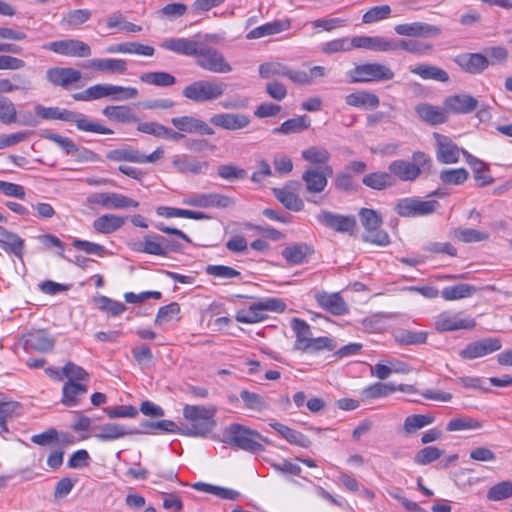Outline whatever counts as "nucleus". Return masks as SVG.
Instances as JSON below:
<instances>
[{
    "label": "nucleus",
    "mask_w": 512,
    "mask_h": 512,
    "mask_svg": "<svg viewBox=\"0 0 512 512\" xmlns=\"http://www.w3.org/2000/svg\"><path fill=\"white\" fill-rule=\"evenodd\" d=\"M34 109L36 115L42 119L62 120L65 122L75 123L77 128L84 132L105 135L113 134L112 129L88 119L84 114L79 112L61 109L59 107H45L41 104L35 105Z\"/></svg>",
    "instance_id": "1"
},
{
    "label": "nucleus",
    "mask_w": 512,
    "mask_h": 512,
    "mask_svg": "<svg viewBox=\"0 0 512 512\" xmlns=\"http://www.w3.org/2000/svg\"><path fill=\"white\" fill-rule=\"evenodd\" d=\"M216 409L202 405H185L183 416L189 425L181 433L192 437H205L216 427Z\"/></svg>",
    "instance_id": "2"
},
{
    "label": "nucleus",
    "mask_w": 512,
    "mask_h": 512,
    "mask_svg": "<svg viewBox=\"0 0 512 512\" xmlns=\"http://www.w3.org/2000/svg\"><path fill=\"white\" fill-rule=\"evenodd\" d=\"M257 439H262L257 431L238 423L230 424L223 431L224 443L252 453L264 451Z\"/></svg>",
    "instance_id": "3"
},
{
    "label": "nucleus",
    "mask_w": 512,
    "mask_h": 512,
    "mask_svg": "<svg viewBox=\"0 0 512 512\" xmlns=\"http://www.w3.org/2000/svg\"><path fill=\"white\" fill-rule=\"evenodd\" d=\"M359 218L365 232L362 234L364 242L377 245L387 246L390 244L388 233L381 229L382 216L375 210L369 208H361Z\"/></svg>",
    "instance_id": "4"
},
{
    "label": "nucleus",
    "mask_w": 512,
    "mask_h": 512,
    "mask_svg": "<svg viewBox=\"0 0 512 512\" xmlns=\"http://www.w3.org/2000/svg\"><path fill=\"white\" fill-rule=\"evenodd\" d=\"M227 88L221 80H197L187 85L182 94L195 103L211 102L220 98Z\"/></svg>",
    "instance_id": "5"
},
{
    "label": "nucleus",
    "mask_w": 512,
    "mask_h": 512,
    "mask_svg": "<svg viewBox=\"0 0 512 512\" xmlns=\"http://www.w3.org/2000/svg\"><path fill=\"white\" fill-rule=\"evenodd\" d=\"M394 76L389 66L378 62L359 64L347 72L350 83L390 81Z\"/></svg>",
    "instance_id": "6"
},
{
    "label": "nucleus",
    "mask_w": 512,
    "mask_h": 512,
    "mask_svg": "<svg viewBox=\"0 0 512 512\" xmlns=\"http://www.w3.org/2000/svg\"><path fill=\"white\" fill-rule=\"evenodd\" d=\"M194 58L195 64L205 71L226 74L233 70L222 52L204 42L200 43Z\"/></svg>",
    "instance_id": "7"
},
{
    "label": "nucleus",
    "mask_w": 512,
    "mask_h": 512,
    "mask_svg": "<svg viewBox=\"0 0 512 512\" xmlns=\"http://www.w3.org/2000/svg\"><path fill=\"white\" fill-rule=\"evenodd\" d=\"M439 202L436 200H421L417 197H408L398 200L395 211L401 217L427 216L436 211Z\"/></svg>",
    "instance_id": "8"
},
{
    "label": "nucleus",
    "mask_w": 512,
    "mask_h": 512,
    "mask_svg": "<svg viewBox=\"0 0 512 512\" xmlns=\"http://www.w3.org/2000/svg\"><path fill=\"white\" fill-rule=\"evenodd\" d=\"M434 326L439 332H449L472 329L476 326V321L464 312L444 311L435 317Z\"/></svg>",
    "instance_id": "9"
},
{
    "label": "nucleus",
    "mask_w": 512,
    "mask_h": 512,
    "mask_svg": "<svg viewBox=\"0 0 512 512\" xmlns=\"http://www.w3.org/2000/svg\"><path fill=\"white\" fill-rule=\"evenodd\" d=\"M42 48L66 57L86 58L92 54L91 47L79 39L53 41L44 44Z\"/></svg>",
    "instance_id": "10"
},
{
    "label": "nucleus",
    "mask_w": 512,
    "mask_h": 512,
    "mask_svg": "<svg viewBox=\"0 0 512 512\" xmlns=\"http://www.w3.org/2000/svg\"><path fill=\"white\" fill-rule=\"evenodd\" d=\"M87 202L91 205H99L107 209H126L137 208L139 202L123 194L114 192H96L87 197Z\"/></svg>",
    "instance_id": "11"
},
{
    "label": "nucleus",
    "mask_w": 512,
    "mask_h": 512,
    "mask_svg": "<svg viewBox=\"0 0 512 512\" xmlns=\"http://www.w3.org/2000/svg\"><path fill=\"white\" fill-rule=\"evenodd\" d=\"M502 343L498 338H483L474 342H470L459 352L462 359L473 360L499 351Z\"/></svg>",
    "instance_id": "12"
},
{
    "label": "nucleus",
    "mask_w": 512,
    "mask_h": 512,
    "mask_svg": "<svg viewBox=\"0 0 512 512\" xmlns=\"http://www.w3.org/2000/svg\"><path fill=\"white\" fill-rule=\"evenodd\" d=\"M333 174L329 165L321 168L309 167L302 174V180L308 193L318 194L325 190L328 184V177Z\"/></svg>",
    "instance_id": "13"
},
{
    "label": "nucleus",
    "mask_w": 512,
    "mask_h": 512,
    "mask_svg": "<svg viewBox=\"0 0 512 512\" xmlns=\"http://www.w3.org/2000/svg\"><path fill=\"white\" fill-rule=\"evenodd\" d=\"M433 136L436 141L437 160L443 164L457 163L464 149H460L448 136L439 133H434Z\"/></svg>",
    "instance_id": "14"
},
{
    "label": "nucleus",
    "mask_w": 512,
    "mask_h": 512,
    "mask_svg": "<svg viewBox=\"0 0 512 512\" xmlns=\"http://www.w3.org/2000/svg\"><path fill=\"white\" fill-rule=\"evenodd\" d=\"M394 31L406 37H437L442 32L440 27L425 22L398 24L394 27Z\"/></svg>",
    "instance_id": "15"
},
{
    "label": "nucleus",
    "mask_w": 512,
    "mask_h": 512,
    "mask_svg": "<svg viewBox=\"0 0 512 512\" xmlns=\"http://www.w3.org/2000/svg\"><path fill=\"white\" fill-rule=\"evenodd\" d=\"M317 220L326 227L337 232H351L356 227L354 216H344L323 210L317 215Z\"/></svg>",
    "instance_id": "16"
},
{
    "label": "nucleus",
    "mask_w": 512,
    "mask_h": 512,
    "mask_svg": "<svg viewBox=\"0 0 512 512\" xmlns=\"http://www.w3.org/2000/svg\"><path fill=\"white\" fill-rule=\"evenodd\" d=\"M355 48H363L378 52L395 51V40L381 36H356L353 37Z\"/></svg>",
    "instance_id": "17"
},
{
    "label": "nucleus",
    "mask_w": 512,
    "mask_h": 512,
    "mask_svg": "<svg viewBox=\"0 0 512 512\" xmlns=\"http://www.w3.org/2000/svg\"><path fill=\"white\" fill-rule=\"evenodd\" d=\"M210 122L225 130H240L250 124V117L245 114L218 113L210 118Z\"/></svg>",
    "instance_id": "18"
},
{
    "label": "nucleus",
    "mask_w": 512,
    "mask_h": 512,
    "mask_svg": "<svg viewBox=\"0 0 512 512\" xmlns=\"http://www.w3.org/2000/svg\"><path fill=\"white\" fill-rule=\"evenodd\" d=\"M81 72L71 67H54L46 72L47 80L55 86L67 88L81 79Z\"/></svg>",
    "instance_id": "19"
},
{
    "label": "nucleus",
    "mask_w": 512,
    "mask_h": 512,
    "mask_svg": "<svg viewBox=\"0 0 512 512\" xmlns=\"http://www.w3.org/2000/svg\"><path fill=\"white\" fill-rule=\"evenodd\" d=\"M190 205L201 208H228L235 204L233 198L220 193H204L193 197Z\"/></svg>",
    "instance_id": "20"
},
{
    "label": "nucleus",
    "mask_w": 512,
    "mask_h": 512,
    "mask_svg": "<svg viewBox=\"0 0 512 512\" xmlns=\"http://www.w3.org/2000/svg\"><path fill=\"white\" fill-rule=\"evenodd\" d=\"M454 61L462 70L471 74H479L489 66V59L481 53H463Z\"/></svg>",
    "instance_id": "21"
},
{
    "label": "nucleus",
    "mask_w": 512,
    "mask_h": 512,
    "mask_svg": "<svg viewBox=\"0 0 512 512\" xmlns=\"http://www.w3.org/2000/svg\"><path fill=\"white\" fill-rule=\"evenodd\" d=\"M24 345L26 349L45 353L53 349L55 341L47 331L39 329L24 335Z\"/></svg>",
    "instance_id": "22"
},
{
    "label": "nucleus",
    "mask_w": 512,
    "mask_h": 512,
    "mask_svg": "<svg viewBox=\"0 0 512 512\" xmlns=\"http://www.w3.org/2000/svg\"><path fill=\"white\" fill-rule=\"evenodd\" d=\"M171 123L179 131L202 135L214 134V130L206 122L192 116L175 117L171 119Z\"/></svg>",
    "instance_id": "23"
},
{
    "label": "nucleus",
    "mask_w": 512,
    "mask_h": 512,
    "mask_svg": "<svg viewBox=\"0 0 512 512\" xmlns=\"http://www.w3.org/2000/svg\"><path fill=\"white\" fill-rule=\"evenodd\" d=\"M445 109L455 114H467L477 108L478 100L468 94L449 96L444 101Z\"/></svg>",
    "instance_id": "24"
},
{
    "label": "nucleus",
    "mask_w": 512,
    "mask_h": 512,
    "mask_svg": "<svg viewBox=\"0 0 512 512\" xmlns=\"http://www.w3.org/2000/svg\"><path fill=\"white\" fill-rule=\"evenodd\" d=\"M201 41L191 38H169L162 42L161 47L188 57H194Z\"/></svg>",
    "instance_id": "25"
},
{
    "label": "nucleus",
    "mask_w": 512,
    "mask_h": 512,
    "mask_svg": "<svg viewBox=\"0 0 512 512\" xmlns=\"http://www.w3.org/2000/svg\"><path fill=\"white\" fill-rule=\"evenodd\" d=\"M84 67L103 73L124 74L127 71V62L124 59L96 58L89 60Z\"/></svg>",
    "instance_id": "26"
},
{
    "label": "nucleus",
    "mask_w": 512,
    "mask_h": 512,
    "mask_svg": "<svg viewBox=\"0 0 512 512\" xmlns=\"http://www.w3.org/2000/svg\"><path fill=\"white\" fill-rule=\"evenodd\" d=\"M389 174L403 182H413L420 175L421 170L406 160H394L388 166Z\"/></svg>",
    "instance_id": "27"
},
{
    "label": "nucleus",
    "mask_w": 512,
    "mask_h": 512,
    "mask_svg": "<svg viewBox=\"0 0 512 512\" xmlns=\"http://www.w3.org/2000/svg\"><path fill=\"white\" fill-rule=\"evenodd\" d=\"M463 156L470 165L475 181L479 187H485L494 183V178L489 174V167L486 163L463 150Z\"/></svg>",
    "instance_id": "28"
},
{
    "label": "nucleus",
    "mask_w": 512,
    "mask_h": 512,
    "mask_svg": "<svg viewBox=\"0 0 512 512\" xmlns=\"http://www.w3.org/2000/svg\"><path fill=\"white\" fill-rule=\"evenodd\" d=\"M138 433L139 431L137 429L128 428L119 423H106L100 426L99 432L95 434V437L99 441L109 442Z\"/></svg>",
    "instance_id": "29"
},
{
    "label": "nucleus",
    "mask_w": 512,
    "mask_h": 512,
    "mask_svg": "<svg viewBox=\"0 0 512 512\" xmlns=\"http://www.w3.org/2000/svg\"><path fill=\"white\" fill-rule=\"evenodd\" d=\"M317 303L326 311L333 315H344L347 311V305L339 293L319 292L315 295Z\"/></svg>",
    "instance_id": "30"
},
{
    "label": "nucleus",
    "mask_w": 512,
    "mask_h": 512,
    "mask_svg": "<svg viewBox=\"0 0 512 512\" xmlns=\"http://www.w3.org/2000/svg\"><path fill=\"white\" fill-rule=\"evenodd\" d=\"M345 103L361 109H376L380 104L379 97L369 91L361 90L345 96Z\"/></svg>",
    "instance_id": "31"
},
{
    "label": "nucleus",
    "mask_w": 512,
    "mask_h": 512,
    "mask_svg": "<svg viewBox=\"0 0 512 512\" xmlns=\"http://www.w3.org/2000/svg\"><path fill=\"white\" fill-rule=\"evenodd\" d=\"M418 116L431 125H439L447 121V110L431 104H419L415 108Z\"/></svg>",
    "instance_id": "32"
},
{
    "label": "nucleus",
    "mask_w": 512,
    "mask_h": 512,
    "mask_svg": "<svg viewBox=\"0 0 512 512\" xmlns=\"http://www.w3.org/2000/svg\"><path fill=\"white\" fill-rule=\"evenodd\" d=\"M311 126V119L307 115L297 116L284 121L279 127L272 130L273 134H298L307 130Z\"/></svg>",
    "instance_id": "33"
},
{
    "label": "nucleus",
    "mask_w": 512,
    "mask_h": 512,
    "mask_svg": "<svg viewBox=\"0 0 512 512\" xmlns=\"http://www.w3.org/2000/svg\"><path fill=\"white\" fill-rule=\"evenodd\" d=\"M102 113L109 120L118 122V123L129 124V123H135L138 121L136 114L133 112V110L129 106H124V105L106 106L102 110Z\"/></svg>",
    "instance_id": "34"
},
{
    "label": "nucleus",
    "mask_w": 512,
    "mask_h": 512,
    "mask_svg": "<svg viewBox=\"0 0 512 512\" xmlns=\"http://www.w3.org/2000/svg\"><path fill=\"white\" fill-rule=\"evenodd\" d=\"M125 222V217L115 214H105L94 220L93 228L98 233L111 234L122 228Z\"/></svg>",
    "instance_id": "35"
},
{
    "label": "nucleus",
    "mask_w": 512,
    "mask_h": 512,
    "mask_svg": "<svg viewBox=\"0 0 512 512\" xmlns=\"http://www.w3.org/2000/svg\"><path fill=\"white\" fill-rule=\"evenodd\" d=\"M270 426L292 445L308 448L311 444L309 438L303 433L284 424L275 422L271 423Z\"/></svg>",
    "instance_id": "36"
},
{
    "label": "nucleus",
    "mask_w": 512,
    "mask_h": 512,
    "mask_svg": "<svg viewBox=\"0 0 512 512\" xmlns=\"http://www.w3.org/2000/svg\"><path fill=\"white\" fill-rule=\"evenodd\" d=\"M290 325L296 336L294 349L303 352L306 347L305 345L312 338L311 328L306 321L300 318H292Z\"/></svg>",
    "instance_id": "37"
},
{
    "label": "nucleus",
    "mask_w": 512,
    "mask_h": 512,
    "mask_svg": "<svg viewBox=\"0 0 512 512\" xmlns=\"http://www.w3.org/2000/svg\"><path fill=\"white\" fill-rule=\"evenodd\" d=\"M290 28V21H273L269 23H265L261 26H258L246 35L247 39H259L265 36L278 34Z\"/></svg>",
    "instance_id": "38"
},
{
    "label": "nucleus",
    "mask_w": 512,
    "mask_h": 512,
    "mask_svg": "<svg viewBox=\"0 0 512 512\" xmlns=\"http://www.w3.org/2000/svg\"><path fill=\"white\" fill-rule=\"evenodd\" d=\"M311 253L307 244L299 243L284 248L281 255L289 265H299L304 263Z\"/></svg>",
    "instance_id": "39"
},
{
    "label": "nucleus",
    "mask_w": 512,
    "mask_h": 512,
    "mask_svg": "<svg viewBox=\"0 0 512 512\" xmlns=\"http://www.w3.org/2000/svg\"><path fill=\"white\" fill-rule=\"evenodd\" d=\"M87 393V386L81 383L68 381L62 389V403L73 407L79 404L80 398Z\"/></svg>",
    "instance_id": "40"
},
{
    "label": "nucleus",
    "mask_w": 512,
    "mask_h": 512,
    "mask_svg": "<svg viewBox=\"0 0 512 512\" xmlns=\"http://www.w3.org/2000/svg\"><path fill=\"white\" fill-rule=\"evenodd\" d=\"M172 164L180 173H191L195 175L202 173L209 166L207 161L193 160L185 155L175 157Z\"/></svg>",
    "instance_id": "41"
},
{
    "label": "nucleus",
    "mask_w": 512,
    "mask_h": 512,
    "mask_svg": "<svg viewBox=\"0 0 512 512\" xmlns=\"http://www.w3.org/2000/svg\"><path fill=\"white\" fill-rule=\"evenodd\" d=\"M111 84H95L88 87L82 92H78L72 95L76 101H93L103 98H110Z\"/></svg>",
    "instance_id": "42"
},
{
    "label": "nucleus",
    "mask_w": 512,
    "mask_h": 512,
    "mask_svg": "<svg viewBox=\"0 0 512 512\" xmlns=\"http://www.w3.org/2000/svg\"><path fill=\"white\" fill-rule=\"evenodd\" d=\"M410 71L424 80H435L438 82H447L449 80L448 73L442 68L434 65L420 64L412 68Z\"/></svg>",
    "instance_id": "43"
},
{
    "label": "nucleus",
    "mask_w": 512,
    "mask_h": 512,
    "mask_svg": "<svg viewBox=\"0 0 512 512\" xmlns=\"http://www.w3.org/2000/svg\"><path fill=\"white\" fill-rule=\"evenodd\" d=\"M156 213H157V215H159L161 217H165V218L180 217V218H187V219H194V220H203V219L209 218V216H207L203 212L168 207V206L157 207Z\"/></svg>",
    "instance_id": "44"
},
{
    "label": "nucleus",
    "mask_w": 512,
    "mask_h": 512,
    "mask_svg": "<svg viewBox=\"0 0 512 512\" xmlns=\"http://www.w3.org/2000/svg\"><path fill=\"white\" fill-rule=\"evenodd\" d=\"M135 250L150 255L166 257V252L162 250L160 244V235L151 233L143 237V240L136 244Z\"/></svg>",
    "instance_id": "45"
},
{
    "label": "nucleus",
    "mask_w": 512,
    "mask_h": 512,
    "mask_svg": "<svg viewBox=\"0 0 512 512\" xmlns=\"http://www.w3.org/2000/svg\"><path fill=\"white\" fill-rule=\"evenodd\" d=\"M435 418L431 415L413 414L405 418L403 432L405 436L415 434L418 430L432 424Z\"/></svg>",
    "instance_id": "46"
},
{
    "label": "nucleus",
    "mask_w": 512,
    "mask_h": 512,
    "mask_svg": "<svg viewBox=\"0 0 512 512\" xmlns=\"http://www.w3.org/2000/svg\"><path fill=\"white\" fill-rule=\"evenodd\" d=\"M362 182L374 190H383L395 184V179L389 172H373L363 177Z\"/></svg>",
    "instance_id": "47"
},
{
    "label": "nucleus",
    "mask_w": 512,
    "mask_h": 512,
    "mask_svg": "<svg viewBox=\"0 0 512 512\" xmlns=\"http://www.w3.org/2000/svg\"><path fill=\"white\" fill-rule=\"evenodd\" d=\"M476 292V287L466 283L444 287L441 296L447 301L468 298Z\"/></svg>",
    "instance_id": "48"
},
{
    "label": "nucleus",
    "mask_w": 512,
    "mask_h": 512,
    "mask_svg": "<svg viewBox=\"0 0 512 512\" xmlns=\"http://www.w3.org/2000/svg\"><path fill=\"white\" fill-rule=\"evenodd\" d=\"M139 79L145 84L158 87H169L176 83V78L172 74L163 71L145 72L140 75Z\"/></svg>",
    "instance_id": "49"
},
{
    "label": "nucleus",
    "mask_w": 512,
    "mask_h": 512,
    "mask_svg": "<svg viewBox=\"0 0 512 512\" xmlns=\"http://www.w3.org/2000/svg\"><path fill=\"white\" fill-rule=\"evenodd\" d=\"M274 195L285 208L292 211H301L304 208L303 200L294 192L287 189H274Z\"/></svg>",
    "instance_id": "50"
},
{
    "label": "nucleus",
    "mask_w": 512,
    "mask_h": 512,
    "mask_svg": "<svg viewBox=\"0 0 512 512\" xmlns=\"http://www.w3.org/2000/svg\"><path fill=\"white\" fill-rule=\"evenodd\" d=\"M266 318L267 315L263 314L259 302L250 305L247 309L238 310L235 316L236 321L247 324L257 323Z\"/></svg>",
    "instance_id": "51"
},
{
    "label": "nucleus",
    "mask_w": 512,
    "mask_h": 512,
    "mask_svg": "<svg viewBox=\"0 0 512 512\" xmlns=\"http://www.w3.org/2000/svg\"><path fill=\"white\" fill-rule=\"evenodd\" d=\"M395 392V384L376 382L362 391V400H371L386 397Z\"/></svg>",
    "instance_id": "52"
},
{
    "label": "nucleus",
    "mask_w": 512,
    "mask_h": 512,
    "mask_svg": "<svg viewBox=\"0 0 512 512\" xmlns=\"http://www.w3.org/2000/svg\"><path fill=\"white\" fill-rule=\"evenodd\" d=\"M395 51L398 49L405 50L412 54L424 55L433 50L431 43L419 41V40H395Z\"/></svg>",
    "instance_id": "53"
},
{
    "label": "nucleus",
    "mask_w": 512,
    "mask_h": 512,
    "mask_svg": "<svg viewBox=\"0 0 512 512\" xmlns=\"http://www.w3.org/2000/svg\"><path fill=\"white\" fill-rule=\"evenodd\" d=\"M427 336L424 331L402 329L395 333V340L403 345H420L426 343Z\"/></svg>",
    "instance_id": "54"
},
{
    "label": "nucleus",
    "mask_w": 512,
    "mask_h": 512,
    "mask_svg": "<svg viewBox=\"0 0 512 512\" xmlns=\"http://www.w3.org/2000/svg\"><path fill=\"white\" fill-rule=\"evenodd\" d=\"M138 151L131 146H123L106 153V159L113 162H133L138 163Z\"/></svg>",
    "instance_id": "55"
},
{
    "label": "nucleus",
    "mask_w": 512,
    "mask_h": 512,
    "mask_svg": "<svg viewBox=\"0 0 512 512\" xmlns=\"http://www.w3.org/2000/svg\"><path fill=\"white\" fill-rule=\"evenodd\" d=\"M21 405L16 401L0 402V429L8 432L7 421L20 414Z\"/></svg>",
    "instance_id": "56"
},
{
    "label": "nucleus",
    "mask_w": 512,
    "mask_h": 512,
    "mask_svg": "<svg viewBox=\"0 0 512 512\" xmlns=\"http://www.w3.org/2000/svg\"><path fill=\"white\" fill-rule=\"evenodd\" d=\"M288 66L280 62H265L259 66V75L263 79H270L276 76L286 77Z\"/></svg>",
    "instance_id": "57"
},
{
    "label": "nucleus",
    "mask_w": 512,
    "mask_h": 512,
    "mask_svg": "<svg viewBox=\"0 0 512 512\" xmlns=\"http://www.w3.org/2000/svg\"><path fill=\"white\" fill-rule=\"evenodd\" d=\"M240 397L247 409L262 412L268 408V404L265 399L257 393L242 390L240 392Z\"/></svg>",
    "instance_id": "58"
},
{
    "label": "nucleus",
    "mask_w": 512,
    "mask_h": 512,
    "mask_svg": "<svg viewBox=\"0 0 512 512\" xmlns=\"http://www.w3.org/2000/svg\"><path fill=\"white\" fill-rule=\"evenodd\" d=\"M302 158L312 164H327L330 160V153L325 148H320L317 146L309 147L306 150H303Z\"/></svg>",
    "instance_id": "59"
},
{
    "label": "nucleus",
    "mask_w": 512,
    "mask_h": 512,
    "mask_svg": "<svg viewBox=\"0 0 512 512\" xmlns=\"http://www.w3.org/2000/svg\"><path fill=\"white\" fill-rule=\"evenodd\" d=\"M440 180L448 185H460L468 179V172L465 168L445 169L440 172Z\"/></svg>",
    "instance_id": "60"
},
{
    "label": "nucleus",
    "mask_w": 512,
    "mask_h": 512,
    "mask_svg": "<svg viewBox=\"0 0 512 512\" xmlns=\"http://www.w3.org/2000/svg\"><path fill=\"white\" fill-rule=\"evenodd\" d=\"M98 308L111 316H117L126 310V306L106 296L95 298Z\"/></svg>",
    "instance_id": "61"
},
{
    "label": "nucleus",
    "mask_w": 512,
    "mask_h": 512,
    "mask_svg": "<svg viewBox=\"0 0 512 512\" xmlns=\"http://www.w3.org/2000/svg\"><path fill=\"white\" fill-rule=\"evenodd\" d=\"M444 451L435 447V446H427L423 449L419 450L414 456V462L418 465H428L436 460H438Z\"/></svg>",
    "instance_id": "62"
},
{
    "label": "nucleus",
    "mask_w": 512,
    "mask_h": 512,
    "mask_svg": "<svg viewBox=\"0 0 512 512\" xmlns=\"http://www.w3.org/2000/svg\"><path fill=\"white\" fill-rule=\"evenodd\" d=\"M512 496V482L502 481L492 486L487 492V498L491 501H501Z\"/></svg>",
    "instance_id": "63"
},
{
    "label": "nucleus",
    "mask_w": 512,
    "mask_h": 512,
    "mask_svg": "<svg viewBox=\"0 0 512 512\" xmlns=\"http://www.w3.org/2000/svg\"><path fill=\"white\" fill-rule=\"evenodd\" d=\"M91 17V12L88 9H75L69 11L64 15L62 23L69 27H79Z\"/></svg>",
    "instance_id": "64"
}]
</instances>
